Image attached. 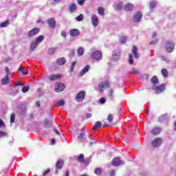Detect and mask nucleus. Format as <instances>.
<instances>
[{"mask_svg": "<svg viewBox=\"0 0 176 176\" xmlns=\"http://www.w3.org/2000/svg\"><path fill=\"white\" fill-rule=\"evenodd\" d=\"M94 173L96 175H101V174H102V168H96L94 170Z\"/></svg>", "mask_w": 176, "mask_h": 176, "instance_id": "obj_27", "label": "nucleus"}, {"mask_svg": "<svg viewBox=\"0 0 176 176\" xmlns=\"http://www.w3.org/2000/svg\"><path fill=\"white\" fill-rule=\"evenodd\" d=\"M138 50L137 49V46L133 45L132 48V53L133 54L134 58H139L140 55L138 54Z\"/></svg>", "mask_w": 176, "mask_h": 176, "instance_id": "obj_15", "label": "nucleus"}, {"mask_svg": "<svg viewBox=\"0 0 176 176\" xmlns=\"http://www.w3.org/2000/svg\"><path fill=\"white\" fill-rule=\"evenodd\" d=\"M92 25L97 27L98 25V17L96 14H93L91 16Z\"/></svg>", "mask_w": 176, "mask_h": 176, "instance_id": "obj_13", "label": "nucleus"}, {"mask_svg": "<svg viewBox=\"0 0 176 176\" xmlns=\"http://www.w3.org/2000/svg\"><path fill=\"white\" fill-rule=\"evenodd\" d=\"M80 34V32L78 29H72L70 30L71 36H78V35Z\"/></svg>", "mask_w": 176, "mask_h": 176, "instance_id": "obj_16", "label": "nucleus"}, {"mask_svg": "<svg viewBox=\"0 0 176 176\" xmlns=\"http://www.w3.org/2000/svg\"><path fill=\"white\" fill-rule=\"evenodd\" d=\"M134 7L133 6V4H131V3H128V4H126V6H125V7L124 8V10L126 11V12H130V11H131V10H133V8Z\"/></svg>", "mask_w": 176, "mask_h": 176, "instance_id": "obj_20", "label": "nucleus"}, {"mask_svg": "<svg viewBox=\"0 0 176 176\" xmlns=\"http://www.w3.org/2000/svg\"><path fill=\"white\" fill-rule=\"evenodd\" d=\"M61 35L62 36H63L64 38H65V36H67V33L65 32H61Z\"/></svg>", "mask_w": 176, "mask_h": 176, "instance_id": "obj_62", "label": "nucleus"}, {"mask_svg": "<svg viewBox=\"0 0 176 176\" xmlns=\"http://www.w3.org/2000/svg\"><path fill=\"white\" fill-rule=\"evenodd\" d=\"M110 176H115V170H112L110 172Z\"/></svg>", "mask_w": 176, "mask_h": 176, "instance_id": "obj_60", "label": "nucleus"}, {"mask_svg": "<svg viewBox=\"0 0 176 176\" xmlns=\"http://www.w3.org/2000/svg\"><path fill=\"white\" fill-rule=\"evenodd\" d=\"M152 89H153V90H155L156 93H157V87H156L155 85H153L152 87Z\"/></svg>", "mask_w": 176, "mask_h": 176, "instance_id": "obj_61", "label": "nucleus"}, {"mask_svg": "<svg viewBox=\"0 0 176 176\" xmlns=\"http://www.w3.org/2000/svg\"><path fill=\"white\" fill-rule=\"evenodd\" d=\"M91 58H93V60H95L96 61H100V60H101V58H102V53L99 51V50H95L94 49H91Z\"/></svg>", "mask_w": 176, "mask_h": 176, "instance_id": "obj_1", "label": "nucleus"}, {"mask_svg": "<svg viewBox=\"0 0 176 176\" xmlns=\"http://www.w3.org/2000/svg\"><path fill=\"white\" fill-rule=\"evenodd\" d=\"M105 87H109V82H104L99 83V90L100 93H103L104 90H105Z\"/></svg>", "mask_w": 176, "mask_h": 176, "instance_id": "obj_6", "label": "nucleus"}, {"mask_svg": "<svg viewBox=\"0 0 176 176\" xmlns=\"http://www.w3.org/2000/svg\"><path fill=\"white\" fill-rule=\"evenodd\" d=\"M38 34H39V28H34L28 32V36H34L35 35H38Z\"/></svg>", "mask_w": 176, "mask_h": 176, "instance_id": "obj_7", "label": "nucleus"}, {"mask_svg": "<svg viewBox=\"0 0 176 176\" xmlns=\"http://www.w3.org/2000/svg\"><path fill=\"white\" fill-rule=\"evenodd\" d=\"M83 14H80L79 16H76V20L77 21H82V20H83Z\"/></svg>", "mask_w": 176, "mask_h": 176, "instance_id": "obj_45", "label": "nucleus"}, {"mask_svg": "<svg viewBox=\"0 0 176 176\" xmlns=\"http://www.w3.org/2000/svg\"><path fill=\"white\" fill-rule=\"evenodd\" d=\"M98 14H100V16H104L105 10H104V8L99 7L98 10Z\"/></svg>", "mask_w": 176, "mask_h": 176, "instance_id": "obj_31", "label": "nucleus"}, {"mask_svg": "<svg viewBox=\"0 0 176 176\" xmlns=\"http://www.w3.org/2000/svg\"><path fill=\"white\" fill-rule=\"evenodd\" d=\"M166 89V85H162L158 87H157V93H162V91H164Z\"/></svg>", "mask_w": 176, "mask_h": 176, "instance_id": "obj_23", "label": "nucleus"}, {"mask_svg": "<svg viewBox=\"0 0 176 176\" xmlns=\"http://www.w3.org/2000/svg\"><path fill=\"white\" fill-rule=\"evenodd\" d=\"M117 10H122V9H123V3L120 2L117 5V8H116Z\"/></svg>", "mask_w": 176, "mask_h": 176, "instance_id": "obj_39", "label": "nucleus"}, {"mask_svg": "<svg viewBox=\"0 0 176 176\" xmlns=\"http://www.w3.org/2000/svg\"><path fill=\"white\" fill-rule=\"evenodd\" d=\"M84 53H85V50L83 49V47H79L78 50V56H83Z\"/></svg>", "mask_w": 176, "mask_h": 176, "instance_id": "obj_34", "label": "nucleus"}, {"mask_svg": "<svg viewBox=\"0 0 176 176\" xmlns=\"http://www.w3.org/2000/svg\"><path fill=\"white\" fill-rule=\"evenodd\" d=\"M65 104V102H64L63 100L58 101L56 104V107H63Z\"/></svg>", "mask_w": 176, "mask_h": 176, "instance_id": "obj_35", "label": "nucleus"}, {"mask_svg": "<svg viewBox=\"0 0 176 176\" xmlns=\"http://www.w3.org/2000/svg\"><path fill=\"white\" fill-rule=\"evenodd\" d=\"M85 1L86 0H78V5H83V3H85Z\"/></svg>", "mask_w": 176, "mask_h": 176, "instance_id": "obj_54", "label": "nucleus"}, {"mask_svg": "<svg viewBox=\"0 0 176 176\" xmlns=\"http://www.w3.org/2000/svg\"><path fill=\"white\" fill-rule=\"evenodd\" d=\"M36 47H38V43H35V41H32L30 43L29 51L34 52V50H35V49H36Z\"/></svg>", "mask_w": 176, "mask_h": 176, "instance_id": "obj_17", "label": "nucleus"}, {"mask_svg": "<svg viewBox=\"0 0 176 176\" xmlns=\"http://www.w3.org/2000/svg\"><path fill=\"white\" fill-rule=\"evenodd\" d=\"M129 63L131 65L134 64V59H133V55L129 54Z\"/></svg>", "mask_w": 176, "mask_h": 176, "instance_id": "obj_44", "label": "nucleus"}, {"mask_svg": "<svg viewBox=\"0 0 176 176\" xmlns=\"http://www.w3.org/2000/svg\"><path fill=\"white\" fill-rule=\"evenodd\" d=\"M47 24L51 28H56V25H57V22H56V19H54V18H50L47 20Z\"/></svg>", "mask_w": 176, "mask_h": 176, "instance_id": "obj_8", "label": "nucleus"}, {"mask_svg": "<svg viewBox=\"0 0 176 176\" xmlns=\"http://www.w3.org/2000/svg\"><path fill=\"white\" fill-rule=\"evenodd\" d=\"M69 10L70 13H74L76 10V5L75 3H72L69 6Z\"/></svg>", "mask_w": 176, "mask_h": 176, "instance_id": "obj_21", "label": "nucleus"}, {"mask_svg": "<svg viewBox=\"0 0 176 176\" xmlns=\"http://www.w3.org/2000/svg\"><path fill=\"white\" fill-rule=\"evenodd\" d=\"M83 137H85V133H81L78 136V140H82V138H83Z\"/></svg>", "mask_w": 176, "mask_h": 176, "instance_id": "obj_52", "label": "nucleus"}, {"mask_svg": "<svg viewBox=\"0 0 176 176\" xmlns=\"http://www.w3.org/2000/svg\"><path fill=\"white\" fill-rule=\"evenodd\" d=\"M151 83H153V85H157L159 83V80L157 79V77H156V76H154L151 78Z\"/></svg>", "mask_w": 176, "mask_h": 176, "instance_id": "obj_28", "label": "nucleus"}, {"mask_svg": "<svg viewBox=\"0 0 176 176\" xmlns=\"http://www.w3.org/2000/svg\"><path fill=\"white\" fill-rule=\"evenodd\" d=\"M5 126V123L3 122V120L2 119H0V127H2Z\"/></svg>", "mask_w": 176, "mask_h": 176, "instance_id": "obj_56", "label": "nucleus"}, {"mask_svg": "<svg viewBox=\"0 0 176 176\" xmlns=\"http://www.w3.org/2000/svg\"><path fill=\"white\" fill-rule=\"evenodd\" d=\"M111 58L113 61H118V60L120 58V52H119V51H115L113 53Z\"/></svg>", "mask_w": 176, "mask_h": 176, "instance_id": "obj_14", "label": "nucleus"}, {"mask_svg": "<svg viewBox=\"0 0 176 176\" xmlns=\"http://www.w3.org/2000/svg\"><path fill=\"white\" fill-rule=\"evenodd\" d=\"M175 47V45L172 41H168L165 43L164 49L167 53H173Z\"/></svg>", "mask_w": 176, "mask_h": 176, "instance_id": "obj_3", "label": "nucleus"}, {"mask_svg": "<svg viewBox=\"0 0 176 176\" xmlns=\"http://www.w3.org/2000/svg\"><path fill=\"white\" fill-rule=\"evenodd\" d=\"M65 89V85L61 82H56L55 85V91L56 93H60V91H63Z\"/></svg>", "mask_w": 176, "mask_h": 176, "instance_id": "obj_5", "label": "nucleus"}, {"mask_svg": "<svg viewBox=\"0 0 176 176\" xmlns=\"http://www.w3.org/2000/svg\"><path fill=\"white\" fill-rule=\"evenodd\" d=\"M50 173V168L47 169L44 173L43 175H46V174H49Z\"/></svg>", "mask_w": 176, "mask_h": 176, "instance_id": "obj_58", "label": "nucleus"}, {"mask_svg": "<svg viewBox=\"0 0 176 176\" xmlns=\"http://www.w3.org/2000/svg\"><path fill=\"white\" fill-rule=\"evenodd\" d=\"M77 160L80 162V163H83V162H85V155H83V154H80L77 157Z\"/></svg>", "mask_w": 176, "mask_h": 176, "instance_id": "obj_29", "label": "nucleus"}, {"mask_svg": "<svg viewBox=\"0 0 176 176\" xmlns=\"http://www.w3.org/2000/svg\"><path fill=\"white\" fill-rule=\"evenodd\" d=\"M86 96V92L84 91H80L78 94H77L76 100L78 102H82L85 100V97Z\"/></svg>", "mask_w": 176, "mask_h": 176, "instance_id": "obj_4", "label": "nucleus"}, {"mask_svg": "<svg viewBox=\"0 0 176 176\" xmlns=\"http://www.w3.org/2000/svg\"><path fill=\"white\" fill-rule=\"evenodd\" d=\"M162 60L165 61V63H170V60H168V58H167L164 56H162Z\"/></svg>", "mask_w": 176, "mask_h": 176, "instance_id": "obj_51", "label": "nucleus"}, {"mask_svg": "<svg viewBox=\"0 0 176 176\" xmlns=\"http://www.w3.org/2000/svg\"><path fill=\"white\" fill-rule=\"evenodd\" d=\"M54 131L58 135H60V132L58 131H57V129H54Z\"/></svg>", "mask_w": 176, "mask_h": 176, "instance_id": "obj_64", "label": "nucleus"}, {"mask_svg": "<svg viewBox=\"0 0 176 176\" xmlns=\"http://www.w3.org/2000/svg\"><path fill=\"white\" fill-rule=\"evenodd\" d=\"M44 124H45V126H52V122H50V121H49L47 119L45 120Z\"/></svg>", "mask_w": 176, "mask_h": 176, "instance_id": "obj_48", "label": "nucleus"}, {"mask_svg": "<svg viewBox=\"0 0 176 176\" xmlns=\"http://www.w3.org/2000/svg\"><path fill=\"white\" fill-rule=\"evenodd\" d=\"M51 142L52 145H54V144H56V139H52Z\"/></svg>", "mask_w": 176, "mask_h": 176, "instance_id": "obj_63", "label": "nucleus"}, {"mask_svg": "<svg viewBox=\"0 0 176 176\" xmlns=\"http://www.w3.org/2000/svg\"><path fill=\"white\" fill-rule=\"evenodd\" d=\"M60 78H63L61 74H52L48 76V79L51 82H53V80H57V79H60Z\"/></svg>", "mask_w": 176, "mask_h": 176, "instance_id": "obj_9", "label": "nucleus"}, {"mask_svg": "<svg viewBox=\"0 0 176 176\" xmlns=\"http://www.w3.org/2000/svg\"><path fill=\"white\" fill-rule=\"evenodd\" d=\"M112 164L114 165L116 167H118V166H120V164H123V162L122 160H120V158L118 157L114 158L112 160Z\"/></svg>", "mask_w": 176, "mask_h": 176, "instance_id": "obj_11", "label": "nucleus"}, {"mask_svg": "<svg viewBox=\"0 0 176 176\" xmlns=\"http://www.w3.org/2000/svg\"><path fill=\"white\" fill-rule=\"evenodd\" d=\"M166 119H167V115L163 114L159 118V122H161L162 123H163V122H165Z\"/></svg>", "mask_w": 176, "mask_h": 176, "instance_id": "obj_32", "label": "nucleus"}, {"mask_svg": "<svg viewBox=\"0 0 176 176\" xmlns=\"http://www.w3.org/2000/svg\"><path fill=\"white\" fill-rule=\"evenodd\" d=\"M126 41H127V38H126L125 36H122V37L120 38V43H126Z\"/></svg>", "mask_w": 176, "mask_h": 176, "instance_id": "obj_46", "label": "nucleus"}, {"mask_svg": "<svg viewBox=\"0 0 176 176\" xmlns=\"http://www.w3.org/2000/svg\"><path fill=\"white\" fill-rule=\"evenodd\" d=\"M105 98H101L100 99V104H105Z\"/></svg>", "mask_w": 176, "mask_h": 176, "instance_id": "obj_53", "label": "nucleus"}, {"mask_svg": "<svg viewBox=\"0 0 176 176\" xmlns=\"http://www.w3.org/2000/svg\"><path fill=\"white\" fill-rule=\"evenodd\" d=\"M9 25V22L8 21L0 23L1 28H5V27H8Z\"/></svg>", "mask_w": 176, "mask_h": 176, "instance_id": "obj_36", "label": "nucleus"}, {"mask_svg": "<svg viewBox=\"0 0 176 176\" xmlns=\"http://www.w3.org/2000/svg\"><path fill=\"white\" fill-rule=\"evenodd\" d=\"M63 164H64L63 160H58L56 163V168L58 170H60V168L63 167Z\"/></svg>", "mask_w": 176, "mask_h": 176, "instance_id": "obj_26", "label": "nucleus"}, {"mask_svg": "<svg viewBox=\"0 0 176 176\" xmlns=\"http://www.w3.org/2000/svg\"><path fill=\"white\" fill-rule=\"evenodd\" d=\"M55 52H56V48L54 47L50 48L48 50V54H54Z\"/></svg>", "mask_w": 176, "mask_h": 176, "instance_id": "obj_40", "label": "nucleus"}, {"mask_svg": "<svg viewBox=\"0 0 176 176\" xmlns=\"http://www.w3.org/2000/svg\"><path fill=\"white\" fill-rule=\"evenodd\" d=\"M75 65H76V62H73L72 63V66H71V68H70L71 72H72V71H74V69L75 68Z\"/></svg>", "mask_w": 176, "mask_h": 176, "instance_id": "obj_49", "label": "nucleus"}, {"mask_svg": "<svg viewBox=\"0 0 176 176\" xmlns=\"http://www.w3.org/2000/svg\"><path fill=\"white\" fill-rule=\"evenodd\" d=\"M131 74H134L135 75H138L140 74V71L138 69L133 68L131 71Z\"/></svg>", "mask_w": 176, "mask_h": 176, "instance_id": "obj_41", "label": "nucleus"}, {"mask_svg": "<svg viewBox=\"0 0 176 176\" xmlns=\"http://www.w3.org/2000/svg\"><path fill=\"white\" fill-rule=\"evenodd\" d=\"M102 123L100 121L96 122L95 125L93 127V130H97V129H101Z\"/></svg>", "mask_w": 176, "mask_h": 176, "instance_id": "obj_25", "label": "nucleus"}, {"mask_svg": "<svg viewBox=\"0 0 176 176\" xmlns=\"http://www.w3.org/2000/svg\"><path fill=\"white\" fill-rule=\"evenodd\" d=\"M161 72L164 78H167V76H168V72H167V69H162Z\"/></svg>", "mask_w": 176, "mask_h": 176, "instance_id": "obj_33", "label": "nucleus"}, {"mask_svg": "<svg viewBox=\"0 0 176 176\" xmlns=\"http://www.w3.org/2000/svg\"><path fill=\"white\" fill-rule=\"evenodd\" d=\"M14 119H16V114H14V113H13L10 116V123H14Z\"/></svg>", "mask_w": 176, "mask_h": 176, "instance_id": "obj_37", "label": "nucleus"}, {"mask_svg": "<svg viewBox=\"0 0 176 176\" xmlns=\"http://www.w3.org/2000/svg\"><path fill=\"white\" fill-rule=\"evenodd\" d=\"M90 69V65H87L85 66L82 70L80 72L81 74V76H83V75H85V74H87V72H89V70Z\"/></svg>", "mask_w": 176, "mask_h": 176, "instance_id": "obj_19", "label": "nucleus"}, {"mask_svg": "<svg viewBox=\"0 0 176 176\" xmlns=\"http://www.w3.org/2000/svg\"><path fill=\"white\" fill-rule=\"evenodd\" d=\"M67 63V60L65 58H59L56 60V64L58 65H64Z\"/></svg>", "mask_w": 176, "mask_h": 176, "instance_id": "obj_18", "label": "nucleus"}, {"mask_svg": "<svg viewBox=\"0 0 176 176\" xmlns=\"http://www.w3.org/2000/svg\"><path fill=\"white\" fill-rule=\"evenodd\" d=\"M141 79L143 80H148L149 79V75L148 74H142L141 76Z\"/></svg>", "mask_w": 176, "mask_h": 176, "instance_id": "obj_38", "label": "nucleus"}, {"mask_svg": "<svg viewBox=\"0 0 176 176\" xmlns=\"http://www.w3.org/2000/svg\"><path fill=\"white\" fill-rule=\"evenodd\" d=\"M19 71H21V72H22L23 75H27V74H28L27 72H25L24 71V69H23V67H19Z\"/></svg>", "mask_w": 176, "mask_h": 176, "instance_id": "obj_50", "label": "nucleus"}, {"mask_svg": "<svg viewBox=\"0 0 176 176\" xmlns=\"http://www.w3.org/2000/svg\"><path fill=\"white\" fill-rule=\"evenodd\" d=\"M86 118H87V119H89V118H91V113H87Z\"/></svg>", "mask_w": 176, "mask_h": 176, "instance_id": "obj_59", "label": "nucleus"}, {"mask_svg": "<svg viewBox=\"0 0 176 176\" xmlns=\"http://www.w3.org/2000/svg\"><path fill=\"white\" fill-rule=\"evenodd\" d=\"M43 39H45V36H43V35H41V36H38L37 38H36L34 42L37 43V45H38V43H41V42H42Z\"/></svg>", "mask_w": 176, "mask_h": 176, "instance_id": "obj_24", "label": "nucleus"}, {"mask_svg": "<svg viewBox=\"0 0 176 176\" xmlns=\"http://www.w3.org/2000/svg\"><path fill=\"white\" fill-rule=\"evenodd\" d=\"M156 43H157V39L152 41L151 42H150V45H156Z\"/></svg>", "mask_w": 176, "mask_h": 176, "instance_id": "obj_55", "label": "nucleus"}, {"mask_svg": "<svg viewBox=\"0 0 176 176\" xmlns=\"http://www.w3.org/2000/svg\"><path fill=\"white\" fill-rule=\"evenodd\" d=\"M107 120L109 123H112V120H113V116L112 114H109L108 116Z\"/></svg>", "mask_w": 176, "mask_h": 176, "instance_id": "obj_43", "label": "nucleus"}, {"mask_svg": "<svg viewBox=\"0 0 176 176\" xmlns=\"http://www.w3.org/2000/svg\"><path fill=\"white\" fill-rule=\"evenodd\" d=\"M161 131L160 128L159 127H154L151 131V134H154L155 135L159 134Z\"/></svg>", "mask_w": 176, "mask_h": 176, "instance_id": "obj_22", "label": "nucleus"}, {"mask_svg": "<svg viewBox=\"0 0 176 176\" xmlns=\"http://www.w3.org/2000/svg\"><path fill=\"white\" fill-rule=\"evenodd\" d=\"M15 86H24V84L21 83V82L19 81L16 83Z\"/></svg>", "mask_w": 176, "mask_h": 176, "instance_id": "obj_57", "label": "nucleus"}, {"mask_svg": "<svg viewBox=\"0 0 176 176\" xmlns=\"http://www.w3.org/2000/svg\"><path fill=\"white\" fill-rule=\"evenodd\" d=\"M153 146L157 147L162 145V139L157 138L152 141Z\"/></svg>", "mask_w": 176, "mask_h": 176, "instance_id": "obj_10", "label": "nucleus"}, {"mask_svg": "<svg viewBox=\"0 0 176 176\" xmlns=\"http://www.w3.org/2000/svg\"><path fill=\"white\" fill-rule=\"evenodd\" d=\"M2 137H8V133L6 132L0 131V138H2Z\"/></svg>", "mask_w": 176, "mask_h": 176, "instance_id": "obj_47", "label": "nucleus"}, {"mask_svg": "<svg viewBox=\"0 0 176 176\" xmlns=\"http://www.w3.org/2000/svg\"><path fill=\"white\" fill-rule=\"evenodd\" d=\"M28 91H30V87L29 86L23 87L22 88V93H27Z\"/></svg>", "mask_w": 176, "mask_h": 176, "instance_id": "obj_42", "label": "nucleus"}, {"mask_svg": "<svg viewBox=\"0 0 176 176\" xmlns=\"http://www.w3.org/2000/svg\"><path fill=\"white\" fill-rule=\"evenodd\" d=\"M141 19H142V14L141 12H138L133 16V21L135 23H140Z\"/></svg>", "mask_w": 176, "mask_h": 176, "instance_id": "obj_12", "label": "nucleus"}, {"mask_svg": "<svg viewBox=\"0 0 176 176\" xmlns=\"http://www.w3.org/2000/svg\"><path fill=\"white\" fill-rule=\"evenodd\" d=\"M6 76L2 78L1 83L2 85H6L10 83V70H9V67H6Z\"/></svg>", "mask_w": 176, "mask_h": 176, "instance_id": "obj_2", "label": "nucleus"}, {"mask_svg": "<svg viewBox=\"0 0 176 176\" xmlns=\"http://www.w3.org/2000/svg\"><path fill=\"white\" fill-rule=\"evenodd\" d=\"M150 9H155V6H156V1L151 0L149 3Z\"/></svg>", "mask_w": 176, "mask_h": 176, "instance_id": "obj_30", "label": "nucleus"}]
</instances>
